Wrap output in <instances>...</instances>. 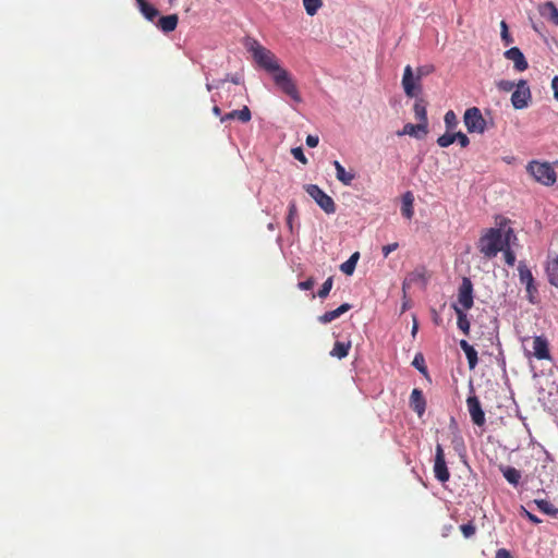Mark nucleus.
<instances>
[{
    "mask_svg": "<svg viewBox=\"0 0 558 558\" xmlns=\"http://www.w3.org/2000/svg\"><path fill=\"white\" fill-rule=\"evenodd\" d=\"M248 50L252 52L254 61L271 75L279 71L282 66L272 51L262 46L257 40H253Z\"/></svg>",
    "mask_w": 558,
    "mask_h": 558,
    "instance_id": "obj_1",
    "label": "nucleus"
},
{
    "mask_svg": "<svg viewBox=\"0 0 558 558\" xmlns=\"http://www.w3.org/2000/svg\"><path fill=\"white\" fill-rule=\"evenodd\" d=\"M480 252L488 258L495 257L504 247L502 232L500 229L490 228L478 242Z\"/></svg>",
    "mask_w": 558,
    "mask_h": 558,
    "instance_id": "obj_2",
    "label": "nucleus"
},
{
    "mask_svg": "<svg viewBox=\"0 0 558 558\" xmlns=\"http://www.w3.org/2000/svg\"><path fill=\"white\" fill-rule=\"evenodd\" d=\"M526 171L535 179V181L546 186L555 184L557 180L556 172L548 162L532 160L527 163Z\"/></svg>",
    "mask_w": 558,
    "mask_h": 558,
    "instance_id": "obj_3",
    "label": "nucleus"
},
{
    "mask_svg": "<svg viewBox=\"0 0 558 558\" xmlns=\"http://www.w3.org/2000/svg\"><path fill=\"white\" fill-rule=\"evenodd\" d=\"M272 80L277 87L281 89L287 96L296 102L302 100L298 90L296 84L292 78L291 74L283 68L272 74Z\"/></svg>",
    "mask_w": 558,
    "mask_h": 558,
    "instance_id": "obj_4",
    "label": "nucleus"
},
{
    "mask_svg": "<svg viewBox=\"0 0 558 558\" xmlns=\"http://www.w3.org/2000/svg\"><path fill=\"white\" fill-rule=\"evenodd\" d=\"M304 190L326 214L330 215L336 211L335 201L328 194H326L318 185L306 184L304 186Z\"/></svg>",
    "mask_w": 558,
    "mask_h": 558,
    "instance_id": "obj_5",
    "label": "nucleus"
},
{
    "mask_svg": "<svg viewBox=\"0 0 558 558\" xmlns=\"http://www.w3.org/2000/svg\"><path fill=\"white\" fill-rule=\"evenodd\" d=\"M463 122L469 133H484L486 121L477 107H471L465 110Z\"/></svg>",
    "mask_w": 558,
    "mask_h": 558,
    "instance_id": "obj_6",
    "label": "nucleus"
},
{
    "mask_svg": "<svg viewBox=\"0 0 558 558\" xmlns=\"http://www.w3.org/2000/svg\"><path fill=\"white\" fill-rule=\"evenodd\" d=\"M473 283L470 278L463 277L462 282L458 289V306L462 311H468L473 307Z\"/></svg>",
    "mask_w": 558,
    "mask_h": 558,
    "instance_id": "obj_7",
    "label": "nucleus"
},
{
    "mask_svg": "<svg viewBox=\"0 0 558 558\" xmlns=\"http://www.w3.org/2000/svg\"><path fill=\"white\" fill-rule=\"evenodd\" d=\"M531 97L532 95L527 82L521 80L511 95V104L515 109H524L529 106Z\"/></svg>",
    "mask_w": 558,
    "mask_h": 558,
    "instance_id": "obj_8",
    "label": "nucleus"
},
{
    "mask_svg": "<svg viewBox=\"0 0 558 558\" xmlns=\"http://www.w3.org/2000/svg\"><path fill=\"white\" fill-rule=\"evenodd\" d=\"M519 278L522 284H525V290L529 300L534 303V295L537 293V288L534 283V277L524 262H520L518 266Z\"/></svg>",
    "mask_w": 558,
    "mask_h": 558,
    "instance_id": "obj_9",
    "label": "nucleus"
},
{
    "mask_svg": "<svg viewBox=\"0 0 558 558\" xmlns=\"http://www.w3.org/2000/svg\"><path fill=\"white\" fill-rule=\"evenodd\" d=\"M435 463H434V474L435 477L441 482L446 483L450 478V472L447 468L446 460H445V452L441 447V445L436 446L435 450Z\"/></svg>",
    "mask_w": 558,
    "mask_h": 558,
    "instance_id": "obj_10",
    "label": "nucleus"
},
{
    "mask_svg": "<svg viewBox=\"0 0 558 558\" xmlns=\"http://www.w3.org/2000/svg\"><path fill=\"white\" fill-rule=\"evenodd\" d=\"M466 405L473 423L477 426H483L485 424V413L478 398L476 396H470L466 399Z\"/></svg>",
    "mask_w": 558,
    "mask_h": 558,
    "instance_id": "obj_11",
    "label": "nucleus"
},
{
    "mask_svg": "<svg viewBox=\"0 0 558 558\" xmlns=\"http://www.w3.org/2000/svg\"><path fill=\"white\" fill-rule=\"evenodd\" d=\"M505 58L513 62V66L518 72H523L529 68V63L518 47H512L505 51Z\"/></svg>",
    "mask_w": 558,
    "mask_h": 558,
    "instance_id": "obj_12",
    "label": "nucleus"
},
{
    "mask_svg": "<svg viewBox=\"0 0 558 558\" xmlns=\"http://www.w3.org/2000/svg\"><path fill=\"white\" fill-rule=\"evenodd\" d=\"M415 81L416 77L413 76L412 68L407 65L403 72L402 86L405 95L409 97H414L416 95V89H421V86L416 85Z\"/></svg>",
    "mask_w": 558,
    "mask_h": 558,
    "instance_id": "obj_13",
    "label": "nucleus"
},
{
    "mask_svg": "<svg viewBox=\"0 0 558 558\" xmlns=\"http://www.w3.org/2000/svg\"><path fill=\"white\" fill-rule=\"evenodd\" d=\"M533 354L537 360H550L549 344L545 337H534Z\"/></svg>",
    "mask_w": 558,
    "mask_h": 558,
    "instance_id": "obj_14",
    "label": "nucleus"
},
{
    "mask_svg": "<svg viewBox=\"0 0 558 558\" xmlns=\"http://www.w3.org/2000/svg\"><path fill=\"white\" fill-rule=\"evenodd\" d=\"M427 133L428 125L418 122L417 124L407 123L401 131L397 132V135H410L415 138H423Z\"/></svg>",
    "mask_w": 558,
    "mask_h": 558,
    "instance_id": "obj_15",
    "label": "nucleus"
},
{
    "mask_svg": "<svg viewBox=\"0 0 558 558\" xmlns=\"http://www.w3.org/2000/svg\"><path fill=\"white\" fill-rule=\"evenodd\" d=\"M410 407L417 414L418 417H422L426 411V400L424 398L423 391L414 388L410 396Z\"/></svg>",
    "mask_w": 558,
    "mask_h": 558,
    "instance_id": "obj_16",
    "label": "nucleus"
},
{
    "mask_svg": "<svg viewBox=\"0 0 558 558\" xmlns=\"http://www.w3.org/2000/svg\"><path fill=\"white\" fill-rule=\"evenodd\" d=\"M545 271L549 283L558 288V255H548Z\"/></svg>",
    "mask_w": 558,
    "mask_h": 558,
    "instance_id": "obj_17",
    "label": "nucleus"
},
{
    "mask_svg": "<svg viewBox=\"0 0 558 558\" xmlns=\"http://www.w3.org/2000/svg\"><path fill=\"white\" fill-rule=\"evenodd\" d=\"M239 120L242 123L251 121L252 113L247 106H244L241 110H233L220 117V121L223 123L229 120Z\"/></svg>",
    "mask_w": 558,
    "mask_h": 558,
    "instance_id": "obj_18",
    "label": "nucleus"
},
{
    "mask_svg": "<svg viewBox=\"0 0 558 558\" xmlns=\"http://www.w3.org/2000/svg\"><path fill=\"white\" fill-rule=\"evenodd\" d=\"M459 345L466 355L469 368L474 369L478 363L477 351L464 339L460 340Z\"/></svg>",
    "mask_w": 558,
    "mask_h": 558,
    "instance_id": "obj_19",
    "label": "nucleus"
},
{
    "mask_svg": "<svg viewBox=\"0 0 558 558\" xmlns=\"http://www.w3.org/2000/svg\"><path fill=\"white\" fill-rule=\"evenodd\" d=\"M351 308L349 303L341 304L338 308L324 313L318 317V322L322 324H328L347 313Z\"/></svg>",
    "mask_w": 558,
    "mask_h": 558,
    "instance_id": "obj_20",
    "label": "nucleus"
},
{
    "mask_svg": "<svg viewBox=\"0 0 558 558\" xmlns=\"http://www.w3.org/2000/svg\"><path fill=\"white\" fill-rule=\"evenodd\" d=\"M454 313L457 315V325L458 328L468 336L470 333L471 324L468 319L465 311L460 310V307L456 304L452 305Z\"/></svg>",
    "mask_w": 558,
    "mask_h": 558,
    "instance_id": "obj_21",
    "label": "nucleus"
},
{
    "mask_svg": "<svg viewBox=\"0 0 558 558\" xmlns=\"http://www.w3.org/2000/svg\"><path fill=\"white\" fill-rule=\"evenodd\" d=\"M414 196L412 192L408 191L402 195V206H401V214L407 219H411L414 215Z\"/></svg>",
    "mask_w": 558,
    "mask_h": 558,
    "instance_id": "obj_22",
    "label": "nucleus"
},
{
    "mask_svg": "<svg viewBox=\"0 0 558 558\" xmlns=\"http://www.w3.org/2000/svg\"><path fill=\"white\" fill-rule=\"evenodd\" d=\"M426 107H427L426 101L423 98H417L415 100L413 110H414L415 119L418 120V122L428 125Z\"/></svg>",
    "mask_w": 558,
    "mask_h": 558,
    "instance_id": "obj_23",
    "label": "nucleus"
},
{
    "mask_svg": "<svg viewBox=\"0 0 558 558\" xmlns=\"http://www.w3.org/2000/svg\"><path fill=\"white\" fill-rule=\"evenodd\" d=\"M178 21H179V19H178L177 14H170V15L161 16L159 19L157 25L165 33H170L177 28Z\"/></svg>",
    "mask_w": 558,
    "mask_h": 558,
    "instance_id": "obj_24",
    "label": "nucleus"
},
{
    "mask_svg": "<svg viewBox=\"0 0 558 558\" xmlns=\"http://www.w3.org/2000/svg\"><path fill=\"white\" fill-rule=\"evenodd\" d=\"M333 167L336 169V178L344 185H350L355 177L354 173L347 172L338 160L333 161Z\"/></svg>",
    "mask_w": 558,
    "mask_h": 558,
    "instance_id": "obj_25",
    "label": "nucleus"
},
{
    "mask_svg": "<svg viewBox=\"0 0 558 558\" xmlns=\"http://www.w3.org/2000/svg\"><path fill=\"white\" fill-rule=\"evenodd\" d=\"M350 349H351L350 341H348V342L337 341L333 344L332 350L330 351V355L341 360V359H344L348 356Z\"/></svg>",
    "mask_w": 558,
    "mask_h": 558,
    "instance_id": "obj_26",
    "label": "nucleus"
},
{
    "mask_svg": "<svg viewBox=\"0 0 558 558\" xmlns=\"http://www.w3.org/2000/svg\"><path fill=\"white\" fill-rule=\"evenodd\" d=\"M140 7L141 12L148 21H154V19L158 15V10L148 3L146 0H136Z\"/></svg>",
    "mask_w": 558,
    "mask_h": 558,
    "instance_id": "obj_27",
    "label": "nucleus"
},
{
    "mask_svg": "<svg viewBox=\"0 0 558 558\" xmlns=\"http://www.w3.org/2000/svg\"><path fill=\"white\" fill-rule=\"evenodd\" d=\"M427 281V277H426V270L425 268H417L415 269L414 271H412L411 274H409L408 278L405 279L404 283H403V288L405 287L407 283H417V282H422V283H426Z\"/></svg>",
    "mask_w": 558,
    "mask_h": 558,
    "instance_id": "obj_28",
    "label": "nucleus"
},
{
    "mask_svg": "<svg viewBox=\"0 0 558 558\" xmlns=\"http://www.w3.org/2000/svg\"><path fill=\"white\" fill-rule=\"evenodd\" d=\"M502 475L513 486H517L521 480V472L512 466L502 469Z\"/></svg>",
    "mask_w": 558,
    "mask_h": 558,
    "instance_id": "obj_29",
    "label": "nucleus"
},
{
    "mask_svg": "<svg viewBox=\"0 0 558 558\" xmlns=\"http://www.w3.org/2000/svg\"><path fill=\"white\" fill-rule=\"evenodd\" d=\"M359 257H360V254L357 252L352 254L347 262L341 264V266H340L341 271L345 275H352L355 269Z\"/></svg>",
    "mask_w": 558,
    "mask_h": 558,
    "instance_id": "obj_30",
    "label": "nucleus"
},
{
    "mask_svg": "<svg viewBox=\"0 0 558 558\" xmlns=\"http://www.w3.org/2000/svg\"><path fill=\"white\" fill-rule=\"evenodd\" d=\"M535 504H536L537 508L546 514H549L551 517H556L558 514V508H556L551 502H549L547 500H544V499L535 500Z\"/></svg>",
    "mask_w": 558,
    "mask_h": 558,
    "instance_id": "obj_31",
    "label": "nucleus"
},
{
    "mask_svg": "<svg viewBox=\"0 0 558 558\" xmlns=\"http://www.w3.org/2000/svg\"><path fill=\"white\" fill-rule=\"evenodd\" d=\"M303 5L306 13L311 16L315 15L317 11L322 8V0H303Z\"/></svg>",
    "mask_w": 558,
    "mask_h": 558,
    "instance_id": "obj_32",
    "label": "nucleus"
},
{
    "mask_svg": "<svg viewBox=\"0 0 558 558\" xmlns=\"http://www.w3.org/2000/svg\"><path fill=\"white\" fill-rule=\"evenodd\" d=\"M444 121H445V125H446L447 131L454 130L458 126V123H459L458 118H457L456 113L452 110H449V111L446 112Z\"/></svg>",
    "mask_w": 558,
    "mask_h": 558,
    "instance_id": "obj_33",
    "label": "nucleus"
},
{
    "mask_svg": "<svg viewBox=\"0 0 558 558\" xmlns=\"http://www.w3.org/2000/svg\"><path fill=\"white\" fill-rule=\"evenodd\" d=\"M298 216V207L294 201L290 202L288 207L287 225L290 231H293V220Z\"/></svg>",
    "mask_w": 558,
    "mask_h": 558,
    "instance_id": "obj_34",
    "label": "nucleus"
},
{
    "mask_svg": "<svg viewBox=\"0 0 558 558\" xmlns=\"http://www.w3.org/2000/svg\"><path fill=\"white\" fill-rule=\"evenodd\" d=\"M449 132L450 131H448L447 133L442 134L437 138V144L442 148L448 147L456 142L454 133Z\"/></svg>",
    "mask_w": 558,
    "mask_h": 558,
    "instance_id": "obj_35",
    "label": "nucleus"
},
{
    "mask_svg": "<svg viewBox=\"0 0 558 558\" xmlns=\"http://www.w3.org/2000/svg\"><path fill=\"white\" fill-rule=\"evenodd\" d=\"M547 12L550 20L558 25V9L553 2L545 3L543 14H546Z\"/></svg>",
    "mask_w": 558,
    "mask_h": 558,
    "instance_id": "obj_36",
    "label": "nucleus"
},
{
    "mask_svg": "<svg viewBox=\"0 0 558 558\" xmlns=\"http://www.w3.org/2000/svg\"><path fill=\"white\" fill-rule=\"evenodd\" d=\"M332 284H333V278L328 277L326 279V281L323 283L322 288L317 292L318 298H320V299L327 298L332 288Z\"/></svg>",
    "mask_w": 558,
    "mask_h": 558,
    "instance_id": "obj_37",
    "label": "nucleus"
},
{
    "mask_svg": "<svg viewBox=\"0 0 558 558\" xmlns=\"http://www.w3.org/2000/svg\"><path fill=\"white\" fill-rule=\"evenodd\" d=\"M460 531L462 532L465 538L472 537L476 532V526L473 522H468L465 524L460 525Z\"/></svg>",
    "mask_w": 558,
    "mask_h": 558,
    "instance_id": "obj_38",
    "label": "nucleus"
},
{
    "mask_svg": "<svg viewBox=\"0 0 558 558\" xmlns=\"http://www.w3.org/2000/svg\"><path fill=\"white\" fill-rule=\"evenodd\" d=\"M500 28H501V39L502 41L505 43L506 46H509L513 39L512 37L510 36L509 34V31H508V25L505 21H501L500 23Z\"/></svg>",
    "mask_w": 558,
    "mask_h": 558,
    "instance_id": "obj_39",
    "label": "nucleus"
},
{
    "mask_svg": "<svg viewBox=\"0 0 558 558\" xmlns=\"http://www.w3.org/2000/svg\"><path fill=\"white\" fill-rule=\"evenodd\" d=\"M517 240V236L511 228L502 233V245L504 247H510L511 242Z\"/></svg>",
    "mask_w": 558,
    "mask_h": 558,
    "instance_id": "obj_40",
    "label": "nucleus"
},
{
    "mask_svg": "<svg viewBox=\"0 0 558 558\" xmlns=\"http://www.w3.org/2000/svg\"><path fill=\"white\" fill-rule=\"evenodd\" d=\"M501 252H504V256H505V262L509 265V266H513L514 263H515V254L513 253V251L511 250V247H505L501 250Z\"/></svg>",
    "mask_w": 558,
    "mask_h": 558,
    "instance_id": "obj_41",
    "label": "nucleus"
},
{
    "mask_svg": "<svg viewBox=\"0 0 558 558\" xmlns=\"http://www.w3.org/2000/svg\"><path fill=\"white\" fill-rule=\"evenodd\" d=\"M497 87L502 92H510L514 87H517V84L512 81L501 80V81L497 82Z\"/></svg>",
    "mask_w": 558,
    "mask_h": 558,
    "instance_id": "obj_42",
    "label": "nucleus"
},
{
    "mask_svg": "<svg viewBox=\"0 0 558 558\" xmlns=\"http://www.w3.org/2000/svg\"><path fill=\"white\" fill-rule=\"evenodd\" d=\"M291 154L296 160H299L303 165L307 163V158L305 157L303 149L301 147L292 148Z\"/></svg>",
    "mask_w": 558,
    "mask_h": 558,
    "instance_id": "obj_43",
    "label": "nucleus"
},
{
    "mask_svg": "<svg viewBox=\"0 0 558 558\" xmlns=\"http://www.w3.org/2000/svg\"><path fill=\"white\" fill-rule=\"evenodd\" d=\"M454 136H456V141L459 142L461 147H466L470 144V140L464 133L457 132V133H454Z\"/></svg>",
    "mask_w": 558,
    "mask_h": 558,
    "instance_id": "obj_44",
    "label": "nucleus"
},
{
    "mask_svg": "<svg viewBox=\"0 0 558 558\" xmlns=\"http://www.w3.org/2000/svg\"><path fill=\"white\" fill-rule=\"evenodd\" d=\"M315 284V280L311 277L304 281H300L298 283L299 289L301 290H311Z\"/></svg>",
    "mask_w": 558,
    "mask_h": 558,
    "instance_id": "obj_45",
    "label": "nucleus"
},
{
    "mask_svg": "<svg viewBox=\"0 0 558 558\" xmlns=\"http://www.w3.org/2000/svg\"><path fill=\"white\" fill-rule=\"evenodd\" d=\"M399 247V244L397 242L384 245L381 251L384 254V257H387L391 252L396 251Z\"/></svg>",
    "mask_w": 558,
    "mask_h": 558,
    "instance_id": "obj_46",
    "label": "nucleus"
},
{
    "mask_svg": "<svg viewBox=\"0 0 558 558\" xmlns=\"http://www.w3.org/2000/svg\"><path fill=\"white\" fill-rule=\"evenodd\" d=\"M522 513L534 524L541 523V519H538L535 514L529 512L524 507H522Z\"/></svg>",
    "mask_w": 558,
    "mask_h": 558,
    "instance_id": "obj_47",
    "label": "nucleus"
},
{
    "mask_svg": "<svg viewBox=\"0 0 558 558\" xmlns=\"http://www.w3.org/2000/svg\"><path fill=\"white\" fill-rule=\"evenodd\" d=\"M319 138L316 135H307L306 145L311 148H314L318 145Z\"/></svg>",
    "mask_w": 558,
    "mask_h": 558,
    "instance_id": "obj_48",
    "label": "nucleus"
},
{
    "mask_svg": "<svg viewBox=\"0 0 558 558\" xmlns=\"http://www.w3.org/2000/svg\"><path fill=\"white\" fill-rule=\"evenodd\" d=\"M452 444L456 450H460L464 448L463 439L459 435H454L452 439Z\"/></svg>",
    "mask_w": 558,
    "mask_h": 558,
    "instance_id": "obj_49",
    "label": "nucleus"
},
{
    "mask_svg": "<svg viewBox=\"0 0 558 558\" xmlns=\"http://www.w3.org/2000/svg\"><path fill=\"white\" fill-rule=\"evenodd\" d=\"M495 558H512L509 550L500 548L496 551Z\"/></svg>",
    "mask_w": 558,
    "mask_h": 558,
    "instance_id": "obj_50",
    "label": "nucleus"
},
{
    "mask_svg": "<svg viewBox=\"0 0 558 558\" xmlns=\"http://www.w3.org/2000/svg\"><path fill=\"white\" fill-rule=\"evenodd\" d=\"M551 88L554 90V97L558 100V76H555L551 81Z\"/></svg>",
    "mask_w": 558,
    "mask_h": 558,
    "instance_id": "obj_51",
    "label": "nucleus"
},
{
    "mask_svg": "<svg viewBox=\"0 0 558 558\" xmlns=\"http://www.w3.org/2000/svg\"><path fill=\"white\" fill-rule=\"evenodd\" d=\"M429 71L426 70L425 68L421 66V68H417V74H416V81L420 82V80L422 78L423 75L427 74Z\"/></svg>",
    "mask_w": 558,
    "mask_h": 558,
    "instance_id": "obj_52",
    "label": "nucleus"
},
{
    "mask_svg": "<svg viewBox=\"0 0 558 558\" xmlns=\"http://www.w3.org/2000/svg\"><path fill=\"white\" fill-rule=\"evenodd\" d=\"M413 365H415L417 367V369L422 373H424L426 371V367L424 365H420V362H418V357L415 356L414 361H413Z\"/></svg>",
    "mask_w": 558,
    "mask_h": 558,
    "instance_id": "obj_53",
    "label": "nucleus"
},
{
    "mask_svg": "<svg viewBox=\"0 0 558 558\" xmlns=\"http://www.w3.org/2000/svg\"><path fill=\"white\" fill-rule=\"evenodd\" d=\"M213 113H214L215 116H217V117H220V116H221V109H220L217 105H215V106L213 107Z\"/></svg>",
    "mask_w": 558,
    "mask_h": 558,
    "instance_id": "obj_54",
    "label": "nucleus"
},
{
    "mask_svg": "<svg viewBox=\"0 0 558 558\" xmlns=\"http://www.w3.org/2000/svg\"><path fill=\"white\" fill-rule=\"evenodd\" d=\"M417 323L416 320H414V324H413V327H412V335L415 336L416 331H417Z\"/></svg>",
    "mask_w": 558,
    "mask_h": 558,
    "instance_id": "obj_55",
    "label": "nucleus"
},
{
    "mask_svg": "<svg viewBox=\"0 0 558 558\" xmlns=\"http://www.w3.org/2000/svg\"><path fill=\"white\" fill-rule=\"evenodd\" d=\"M214 87L215 86L213 84H210V83L206 84V88H207L208 92H210Z\"/></svg>",
    "mask_w": 558,
    "mask_h": 558,
    "instance_id": "obj_56",
    "label": "nucleus"
},
{
    "mask_svg": "<svg viewBox=\"0 0 558 558\" xmlns=\"http://www.w3.org/2000/svg\"><path fill=\"white\" fill-rule=\"evenodd\" d=\"M231 82L234 83V84H239V78L238 77H232Z\"/></svg>",
    "mask_w": 558,
    "mask_h": 558,
    "instance_id": "obj_57",
    "label": "nucleus"
}]
</instances>
